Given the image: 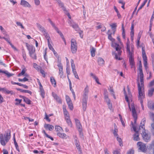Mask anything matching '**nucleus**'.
I'll list each match as a JSON object with an SVG mask.
<instances>
[{
  "label": "nucleus",
  "instance_id": "1",
  "mask_svg": "<svg viewBox=\"0 0 154 154\" xmlns=\"http://www.w3.org/2000/svg\"><path fill=\"white\" fill-rule=\"evenodd\" d=\"M26 46L29 51L30 57L33 59L36 60L37 56L35 53V47L32 45H30L27 43H26Z\"/></svg>",
  "mask_w": 154,
  "mask_h": 154
},
{
  "label": "nucleus",
  "instance_id": "2",
  "mask_svg": "<svg viewBox=\"0 0 154 154\" xmlns=\"http://www.w3.org/2000/svg\"><path fill=\"white\" fill-rule=\"evenodd\" d=\"M140 75V80L141 83V84H140L139 82V79H137V86L138 88V93L139 94L140 92V94H144V91L143 90V88L144 89V81L143 78L144 77L143 74L139 73Z\"/></svg>",
  "mask_w": 154,
  "mask_h": 154
},
{
  "label": "nucleus",
  "instance_id": "3",
  "mask_svg": "<svg viewBox=\"0 0 154 154\" xmlns=\"http://www.w3.org/2000/svg\"><path fill=\"white\" fill-rule=\"evenodd\" d=\"M113 46L115 48L116 50L118 51V54L116 53H115V58L116 60H122V59L119 57V56L121 55L122 53V51H121V47L119 46V45L116 43H114V44H113Z\"/></svg>",
  "mask_w": 154,
  "mask_h": 154
},
{
  "label": "nucleus",
  "instance_id": "4",
  "mask_svg": "<svg viewBox=\"0 0 154 154\" xmlns=\"http://www.w3.org/2000/svg\"><path fill=\"white\" fill-rule=\"evenodd\" d=\"M137 146L138 148L139 151L145 152L146 151V144L142 142L139 141L137 143Z\"/></svg>",
  "mask_w": 154,
  "mask_h": 154
},
{
  "label": "nucleus",
  "instance_id": "5",
  "mask_svg": "<svg viewBox=\"0 0 154 154\" xmlns=\"http://www.w3.org/2000/svg\"><path fill=\"white\" fill-rule=\"evenodd\" d=\"M131 106H129V108L131 111L132 113V115L134 119V122H136V120L137 119V112L135 110V107L134 103H132L131 105Z\"/></svg>",
  "mask_w": 154,
  "mask_h": 154
},
{
  "label": "nucleus",
  "instance_id": "6",
  "mask_svg": "<svg viewBox=\"0 0 154 154\" xmlns=\"http://www.w3.org/2000/svg\"><path fill=\"white\" fill-rule=\"evenodd\" d=\"M142 57L144 62V66L145 68V69L146 70L148 68L147 66V58L146 54V52L144 48L142 47Z\"/></svg>",
  "mask_w": 154,
  "mask_h": 154
},
{
  "label": "nucleus",
  "instance_id": "7",
  "mask_svg": "<svg viewBox=\"0 0 154 154\" xmlns=\"http://www.w3.org/2000/svg\"><path fill=\"white\" fill-rule=\"evenodd\" d=\"M132 127L134 131L135 132V134L134 135L133 140L135 141H138L140 140L139 137V133L138 131H136V127L133 124L132 122H131Z\"/></svg>",
  "mask_w": 154,
  "mask_h": 154
},
{
  "label": "nucleus",
  "instance_id": "8",
  "mask_svg": "<svg viewBox=\"0 0 154 154\" xmlns=\"http://www.w3.org/2000/svg\"><path fill=\"white\" fill-rule=\"evenodd\" d=\"M71 51L73 54L75 53L77 50V47L76 43L73 39H72L71 41Z\"/></svg>",
  "mask_w": 154,
  "mask_h": 154
},
{
  "label": "nucleus",
  "instance_id": "9",
  "mask_svg": "<svg viewBox=\"0 0 154 154\" xmlns=\"http://www.w3.org/2000/svg\"><path fill=\"white\" fill-rule=\"evenodd\" d=\"M129 57V62L130 63V65L131 66V68H134V69H135V63L134 61V54H128Z\"/></svg>",
  "mask_w": 154,
  "mask_h": 154
},
{
  "label": "nucleus",
  "instance_id": "10",
  "mask_svg": "<svg viewBox=\"0 0 154 154\" xmlns=\"http://www.w3.org/2000/svg\"><path fill=\"white\" fill-rule=\"evenodd\" d=\"M11 131L9 130H7L5 132L4 134L5 140L6 142H7L9 141L11 137Z\"/></svg>",
  "mask_w": 154,
  "mask_h": 154
},
{
  "label": "nucleus",
  "instance_id": "11",
  "mask_svg": "<svg viewBox=\"0 0 154 154\" xmlns=\"http://www.w3.org/2000/svg\"><path fill=\"white\" fill-rule=\"evenodd\" d=\"M144 97L145 94H141L140 92L138 96L139 100H140V101L142 109L143 110H144V109L143 105V99Z\"/></svg>",
  "mask_w": 154,
  "mask_h": 154
},
{
  "label": "nucleus",
  "instance_id": "12",
  "mask_svg": "<svg viewBox=\"0 0 154 154\" xmlns=\"http://www.w3.org/2000/svg\"><path fill=\"white\" fill-rule=\"evenodd\" d=\"M145 130H144L142 134L144 140L146 142H148L150 140V137L145 132Z\"/></svg>",
  "mask_w": 154,
  "mask_h": 154
},
{
  "label": "nucleus",
  "instance_id": "13",
  "mask_svg": "<svg viewBox=\"0 0 154 154\" xmlns=\"http://www.w3.org/2000/svg\"><path fill=\"white\" fill-rule=\"evenodd\" d=\"M57 66L59 68V75L60 78L63 76V66L60 62H59L57 64Z\"/></svg>",
  "mask_w": 154,
  "mask_h": 154
},
{
  "label": "nucleus",
  "instance_id": "14",
  "mask_svg": "<svg viewBox=\"0 0 154 154\" xmlns=\"http://www.w3.org/2000/svg\"><path fill=\"white\" fill-rule=\"evenodd\" d=\"M89 92V88L87 85L85 88L84 91V94L83 95V99H88V94Z\"/></svg>",
  "mask_w": 154,
  "mask_h": 154
},
{
  "label": "nucleus",
  "instance_id": "15",
  "mask_svg": "<svg viewBox=\"0 0 154 154\" xmlns=\"http://www.w3.org/2000/svg\"><path fill=\"white\" fill-rule=\"evenodd\" d=\"M2 91L3 93L7 94H10L11 95L13 94V92L12 91H9L5 88H0V91Z\"/></svg>",
  "mask_w": 154,
  "mask_h": 154
},
{
  "label": "nucleus",
  "instance_id": "16",
  "mask_svg": "<svg viewBox=\"0 0 154 154\" xmlns=\"http://www.w3.org/2000/svg\"><path fill=\"white\" fill-rule=\"evenodd\" d=\"M20 4L21 5L26 7L30 8L31 5L26 1L25 0H21Z\"/></svg>",
  "mask_w": 154,
  "mask_h": 154
},
{
  "label": "nucleus",
  "instance_id": "17",
  "mask_svg": "<svg viewBox=\"0 0 154 154\" xmlns=\"http://www.w3.org/2000/svg\"><path fill=\"white\" fill-rule=\"evenodd\" d=\"M126 46L127 51L128 53V54H133L132 48V51L131 52L130 51V42L129 41V39H128V42L126 43Z\"/></svg>",
  "mask_w": 154,
  "mask_h": 154
},
{
  "label": "nucleus",
  "instance_id": "18",
  "mask_svg": "<svg viewBox=\"0 0 154 154\" xmlns=\"http://www.w3.org/2000/svg\"><path fill=\"white\" fill-rule=\"evenodd\" d=\"M88 99H82V103L83 109L85 111L86 109Z\"/></svg>",
  "mask_w": 154,
  "mask_h": 154
},
{
  "label": "nucleus",
  "instance_id": "19",
  "mask_svg": "<svg viewBox=\"0 0 154 154\" xmlns=\"http://www.w3.org/2000/svg\"><path fill=\"white\" fill-rule=\"evenodd\" d=\"M52 95L54 98L58 103H61L62 101L60 98L54 92L52 93Z\"/></svg>",
  "mask_w": 154,
  "mask_h": 154
},
{
  "label": "nucleus",
  "instance_id": "20",
  "mask_svg": "<svg viewBox=\"0 0 154 154\" xmlns=\"http://www.w3.org/2000/svg\"><path fill=\"white\" fill-rule=\"evenodd\" d=\"M71 63L72 72L74 74H75L77 73V72L75 69V65L74 63V61L72 59L71 60Z\"/></svg>",
  "mask_w": 154,
  "mask_h": 154
},
{
  "label": "nucleus",
  "instance_id": "21",
  "mask_svg": "<svg viewBox=\"0 0 154 154\" xmlns=\"http://www.w3.org/2000/svg\"><path fill=\"white\" fill-rule=\"evenodd\" d=\"M75 120L77 128L79 129L80 131H81L82 126L79 120L76 119H75Z\"/></svg>",
  "mask_w": 154,
  "mask_h": 154
},
{
  "label": "nucleus",
  "instance_id": "22",
  "mask_svg": "<svg viewBox=\"0 0 154 154\" xmlns=\"http://www.w3.org/2000/svg\"><path fill=\"white\" fill-rule=\"evenodd\" d=\"M44 127L46 129H48L49 131H51L54 129V127L53 125L45 124L44 125Z\"/></svg>",
  "mask_w": 154,
  "mask_h": 154
},
{
  "label": "nucleus",
  "instance_id": "23",
  "mask_svg": "<svg viewBox=\"0 0 154 154\" xmlns=\"http://www.w3.org/2000/svg\"><path fill=\"white\" fill-rule=\"evenodd\" d=\"M105 101L107 103L108 108L110 110H112V104L111 102V101L109 99L106 98V100H105Z\"/></svg>",
  "mask_w": 154,
  "mask_h": 154
},
{
  "label": "nucleus",
  "instance_id": "24",
  "mask_svg": "<svg viewBox=\"0 0 154 154\" xmlns=\"http://www.w3.org/2000/svg\"><path fill=\"white\" fill-rule=\"evenodd\" d=\"M0 39H3L6 40L9 44L11 42H10V38L8 35L6 34L5 37H2L0 36Z\"/></svg>",
  "mask_w": 154,
  "mask_h": 154
},
{
  "label": "nucleus",
  "instance_id": "25",
  "mask_svg": "<svg viewBox=\"0 0 154 154\" xmlns=\"http://www.w3.org/2000/svg\"><path fill=\"white\" fill-rule=\"evenodd\" d=\"M57 2L59 6L61 8H62L63 10H65L63 3H62L60 0H57Z\"/></svg>",
  "mask_w": 154,
  "mask_h": 154
},
{
  "label": "nucleus",
  "instance_id": "26",
  "mask_svg": "<svg viewBox=\"0 0 154 154\" xmlns=\"http://www.w3.org/2000/svg\"><path fill=\"white\" fill-rule=\"evenodd\" d=\"M145 122H146V119L144 118L141 121L140 124V127H141V128L143 129V130H145V129L144 127V125L145 123Z\"/></svg>",
  "mask_w": 154,
  "mask_h": 154
},
{
  "label": "nucleus",
  "instance_id": "27",
  "mask_svg": "<svg viewBox=\"0 0 154 154\" xmlns=\"http://www.w3.org/2000/svg\"><path fill=\"white\" fill-rule=\"evenodd\" d=\"M123 91H124V95L125 96V99L126 100V101L128 103V106L129 107V106H130V105L129 102V100L128 99V96L126 94V92L125 90V88H124Z\"/></svg>",
  "mask_w": 154,
  "mask_h": 154
},
{
  "label": "nucleus",
  "instance_id": "28",
  "mask_svg": "<svg viewBox=\"0 0 154 154\" xmlns=\"http://www.w3.org/2000/svg\"><path fill=\"white\" fill-rule=\"evenodd\" d=\"M55 129L57 132H62L63 131L62 127L59 125L55 126Z\"/></svg>",
  "mask_w": 154,
  "mask_h": 154
},
{
  "label": "nucleus",
  "instance_id": "29",
  "mask_svg": "<svg viewBox=\"0 0 154 154\" xmlns=\"http://www.w3.org/2000/svg\"><path fill=\"white\" fill-rule=\"evenodd\" d=\"M57 135L59 137L62 138H66V136L65 134L64 133H61L59 132L57 133Z\"/></svg>",
  "mask_w": 154,
  "mask_h": 154
},
{
  "label": "nucleus",
  "instance_id": "30",
  "mask_svg": "<svg viewBox=\"0 0 154 154\" xmlns=\"http://www.w3.org/2000/svg\"><path fill=\"white\" fill-rule=\"evenodd\" d=\"M0 142L1 144L4 146L5 145L6 143L5 141L4 140L3 138V136L2 134H1L0 137Z\"/></svg>",
  "mask_w": 154,
  "mask_h": 154
},
{
  "label": "nucleus",
  "instance_id": "31",
  "mask_svg": "<svg viewBox=\"0 0 154 154\" xmlns=\"http://www.w3.org/2000/svg\"><path fill=\"white\" fill-rule=\"evenodd\" d=\"M37 26L39 30L43 33L46 31V30L40 24H38Z\"/></svg>",
  "mask_w": 154,
  "mask_h": 154
},
{
  "label": "nucleus",
  "instance_id": "32",
  "mask_svg": "<svg viewBox=\"0 0 154 154\" xmlns=\"http://www.w3.org/2000/svg\"><path fill=\"white\" fill-rule=\"evenodd\" d=\"M98 63L99 65H101L104 64V61L102 58L99 57L98 59Z\"/></svg>",
  "mask_w": 154,
  "mask_h": 154
},
{
  "label": "nucleus",
  "instance_id": "33",
  "mask_svg": "<svg viewBox=\"0 0 154 154\" xmlns=\"http://www.w3.org/2000/svg\"><path fill=\"white\" fill-rule=\"evenodd\" d=\"M75 30L76 31H79V29L78 24L76 23H74L72 25H71Z\"/></svg>",
  "mask_w": 154,
  "mask_h": 154
},
{
  "label": "nucleus",
  "instance_id": "34",
  "mask_svg": "<svg viewBox=\"0 0 154 154\" xmlns=\"http://www.w3.org/2000/svg\"><path fill=\"white\" fill-rule=\"evenodd\" d=\"M142 66L141 63V62L140 60L139 62V66L138 68V70L139 71V73H143L142 71Z\"/></svg>",
  "mask_w": 154,
  "mask_h": 154
},
{
  "label": "nucleus",
  "instance_id": "35",
  "mask_svg": "<svg viewBox=\"0 0 154 154\" xmlns=\"http://www.w3.org/2000/svg\"><path fill=\"white\" fill-rule=\"evenodd\" d=\"M96 51V49L94 47H92L90 49L91 54L92 57H94L95 56V52Z\"/></svg>",
  "mask_w": 154,
  "mask_h": 154
},
{
  "label": "nucleus",
  "instance_id": "36",
  "mask_svg": "<svg viewBox=\"0 0 154 154\" xmlns=\"http://www.w3.org/2000/svg\"><path fill=\"white\" fill-rule=\"evenodd\" d=\"M44 35L45 36V38L47 39L48 42H50V40H51L50 38L48 33L46 31L43 33Z\"/></svg>",
  "mask_w": 154,
  "mask_h": 154
},
{
  "label": "nucleus",
  "instance_id": "37",
  "mask_svg": "<svg viewBox=\"0 0 154 154\" xmlns=\"http://www.w3.org/2000/svg\"><path fill=\"white\" fill-rule=\"evenodd\" d=\"M50 80L52 85H54V86L55 87L56 86V83L55 79L54 77H51Z\"/></svg>",
  "mask_w": 154,
  "mask_h": 154
},
{
  "label": "nucleus",
  "instance_id": "38",
  "mask_svg": "<svg viewBox=\"0 0 154 154\" xmlns=\"http://www.w3.org/2000/svg\"><path fill=\"white\" fill-rule=\"evenodd\" d=\"M66 121L68 124V125L70 126L71 127H72V122L69 118H69H67L65 119Z\"/></svg>",
  "mask_w": 154,
  "mask_h": 154
},
{
  "label": "nucleus",
  "instance_id": "39",
  "mask_svg": "<svg viewBox=\"0 0 154 154\" xmlns=\"http://www.w3.org/2000/svg\"><path fill=\"white\" fill-rule=\"evenodd\" d=\"M108 92L106 89H104V97L105 100H106V98L109 99L108 97Z\"/></svg>",
  "mask_w": 154,
  "mask_h": 154
},
{
  "label": "nucleus",
  "instance_id": "40",
  "mask_svg": "<svg viewBox=\"0 0 154 154\" xmlns=\"http://www.w3.org/2000/svg\"><path fill=\"white\" fill-rule=\"evenodd\" d=\"M33 67L38 71H39V69L42 68L40 66L38 65L36 63H33Z\"/></svg>",
  "mask_w": 154,
  "mask_h": 154
},
{
  "label": "nucleus",
  "instance_id": "41",
  "mask_svg": "<svg viewBox=\"0 0 154 154\" xmlns=\"http://www.w3.org/2000/svg\"><path fill=\"white\" fill-rule=\"evenodd\" d=\"M122 36L123 38L124 39H125V29H124V24H122Z\"/></svg>",
  "mask_w": 154,
  "mask_h": 154
},
{
  "label": "nucleus",
  "instance_id": "42",
  "mask_svg": "<svg viewBox=\"0 0 154 154\" xmlns=\"http://www.w3.org/2000/svg\"><path fill=\"white\" fill-rule=\"evenodd\" d=\"M39 89L40 90V94L41 95V97H42V98H43L45 97V93L44 90L43 88Z\"/></svg>",
  "mask_w": 154,
  "mask_h": 154
},
{
  "label": "nucleus",
  "instance_id": "43",
  "mask_svg": "<svg viewBox=\"0 0 154 154\" xmlns=\"http://www.w3.org/2000/svg\"><path fill=\"white\" fill-rule=\"evenodd\" d=\"M118 132V130L116 128V126H114V129L113 132V134L115 137H117L118 136V135L117 134Z\"/></svg>",
  "mask_w": 154,
  "mask_h": 154
},
{
  "label": "nucleus",
  "instance_id": "44",
  "mask_svg": "<svg viewBox=\"0 0 154 154\" xmlns=\"http://www.w3.org/2000/svg\"><path fill=\"white\" fill-rule=\"evenodd\" d=\"M75 145L76 146V147L77 149H79L80 152V153H82V150H81L80 146L79 143V142H77L76 141V142L75 143Z\"/></svg>",
  "mask_w": 154,
  "mask_h": 154
},
{
  "label": "nucleus",
  "instance_id": "45",
  "mask_svg": "<svg viewBox=\"0 0 154 154\" xmlns=\"http://www.w3.org/2000/svg\"><path fill=\"white\" fill-rule=\"evenodd\" d=\"M148 0H145L141 5L140 6V7L138 8L137 10V12H138L145 5V4L146 3Z\"/></svg>",
  "mask_w": 154,
  "mask_h": 154
},
{
  "label": "nucleus",
  "instance_id": "46",
  "mask_svg": "<svg viewBox=\"0 0 154 154\" xmlns=\"http://www.w3.org/2000/svg\"><path fill=\"white\" fill-rule=\"evenodd\" d=\"M49 22H50L51 24V25L54 28L55 30H57L58 28L55 26L54 23L50 19H49Z\"/></svg>",
  "mask_w": 154,
  "mask_h": 154
},
{
  "label": "nucleus",
  "instance_id": "47",
  "mask_svg": "<svg viewBox=\"0 0 154 154\" xmlns=\"http://www.w3.org/2000/svg\"><path fill=\"white\" fill-rule=\"evenodd\" d=\"M23 101L28 104H31V101L27 97L25 98Z\"/></svg>",
  "mask_w": 154,
  "mask_h": 154
},
{
  "label": "nucleus",
  "instance_id": "48",
  "mask_svg": "<svg viewBox=\"0 0 154 154\" xmlns=\"http://www.w3.org/2000/svg\"><path fill=\"white\" fill-rule=\"evenodd\" d=\"M48 47L49 49L51 50L53 52H55V51L52 46L51 45L50 43V42H48Z\"/></svg>",
  "mask_w": 154,
  "mask_h": 154
},
{
  "label": "nucleus",
  "instance_id": "49",
  "mask_svg": "<svg viewBox=\"0 0 154 154\" xmlns=\"http://www.w3.org/2000/svg\"><path fill=\"white\" fill-rule=\"evenodd\" d=\"M117 140L119 142V143L120 146H123L122 142V140L121 138H119L118 136L117 137Z\"/></svg>",
  "mask_w": 154,
  "mask_h": 154
},
{
  "label": "nucleus",
  "instance_id": "50",
  "mask_svg": "<svg viewBox=\"0 0 154 154\" xmlns=\"http://www.w3.org/2000/svg\"><path fill=\"white\" fill-rule=\"evenodd\" d=\"M69 107L71 110H72L73 109V104L72 102L67 103Z\"/></svg>",
  "mask_w": 154,
  "mask_h": 154
},
{
  "label": "nucleus",
  "instance_id": "51",
  "mask_svg": "<svg viewBox=\"0 0 154 154\" xmlns=\"http://www.w3.org/2000/svg\"><path fill=\"white\" fill-rule=\"evenodd\" d=\"M119 119H120V121L121 122V123H122V125L124 127L125 126V124L124 122L123 121V120L122 118V116L120 114H119Z\"/></svg>",
  "mask_w": 154,
  "mask_h": 154
},
{
  "label": "nucleus",
  "instance_id": "52",
  "mask_svg": "<svg viewBox=\"0 0 154 154\" xmlns=\"http://www.w3.org/2000/svg\"><path fill=\"white\" fill-rule=\"evenodd\" d=\"M28 80V79L26 77H24L23 79H20L19 78L18 79V81L19 82H25L27 81Z\"/></svg>",
  "mask_w": 154,
  "mask_h": 154
},
{
  "label": "nucleus",
  "instance_id": "53",
  "mask_svg": "<svg viewBox=\"0 0 154 154\" xmlns=\"http://www.w3.org/2000/svg\"><path fill=\"white\" fill-rule=\"evenodd\" d=\"M21 92L28 93L30 95H31L32 94V92L30 91L27 90H23L22 89Z\"/></svg>",
  "mask_w": 154,
  "mask_h": 154
},
{
  "label": "nucleus",
  "instance_id": "54",
  "mask_svg": "<svg viewBox=\"0 0 154 154\" xmlns=\"http://www.w3.org/2000/svg\"><path fill=\"white\" fill-rule=\"evenodd\" d=\"M17 25L19 26L22 29H24V27L23 25L20 22H16Z\"/></svg>",
  "mask_w": 154,
  "mask_h": 154
},
{
  "label": "nucleus",
  "instance_id": "55",
  "mask_svg": "<svg viewBox=\"0 0 154 154\" xmlns=\"http://www.w3.org/2000/svg\"><path fill=\"white\" fill-rule=\"evenodd\" d=\"M134 151L132 149H130L127 152V154H134Z\"/></svg>",
  "mask_w": 154,
  "mask_h": 154
},
{
  "label": "nucleus",
  "instance_id": "56",
  "mask_svg": "<svg viewBox=\"0 0 154 154\" xmlns=\"http://www.w3.org/2000/svg\"><path fill=\"white\" fill-rule=\"evenodd\" d=\"M39 71H40V72L43 75V77H45V71L42 69V68L39 69Z\"/></svg>",
  "mask_w": 154,
  "mask_h": 154
},
{
  "label": "nucleus",
  "instance_id": "57",
  "mask_svg": "<svg viewBox=\"0 0 154 154\" xmlns=\"http://www.w3.org/2000/svg\"><path fill=\"white\" fill-rule=\"evenodd\" d=\"M108 90L110 92L111 94V93H115L112 87L109 86V88H108Z\"/></svg>",
  "mask_w": 154,
  "mask_h": 154
},
{
  "label": "nucleus",
  "instance_id": "58",
  "mask_svg": "<svg viewBox=\"0 0 154 154\" xmlns=\"http://www.w3.org/2000/svg\"><path fill=\"white\" fill-rule=\"evenodd\" d=\"M108 38L112 42H113L114 41V39L112 37L111 34H108Z\"/></svg>",
  "mask_w": 154,
  "mask_h": 154
},
{
  "label": "nucleus",
  "instance_id": "59",
  "mask_svg": "<svg viewBox=\"0 0 154 154\" xmlns=\"http://www.w3.org/2000/svg\"><path fill=\"white\" fill-rule=\"evenodd\" d=\"M22 56L23 57V59L25 60H26V54L25 52V51L23 50L22 51Z\"/></svg>",
  "mask_w": 154,
  "mask_h": 154
},
{
  "label": "nucleus",
  "instance_id": "60",
  "mask_svg": "<svg viewBox=\"0 0 154 154\" xmlns=\"http://www.w3.org/2000/svg\"><path fill=\"white\" fill-rule=\"evenodd\" d=\"M66 99L67 103L72 102L70 98L68 95L66 96Z\"/></svg>",
  "mask_w": 154,
  "mask_h": 154
},
{
  "label": "nucleus",
  "instance_id": "61",
  "mask_svg": "<svg viewBox=\"0 0 154 154\" xmlns=\"http://www.w3.org/2000/svg\"><path fill=\"white\" fill-rule=\"evenodd\" d=\"M151 126L152 128L151 130L152 134L153 135H154V123L151 124Z\"/></svg>",
  "mask_w": 154,
  "mask_h": 154
},
{
  "label": "nucleus",
  "instance_id": "62",
  "mask_svg": "<svg viewBox=\"0 0 154 154\" xmlns=\"http://www.w3.org/2000/svg\"><path fill=\"white\" fill-rule=\"evenodd\" d=\"M63 114L64 116L65 119L69 117V114L68 112L64 113Z\"/></svg>",
  "mask_w": 154,
  "mask_h": 154
},
{
  "label": "nucleus",
  "instance_id": "63",
  "mask_svg": "<svg viewBox=\"0 0 154 154\" xmlns=\"http://www.w3.org/2000/svg\"><path fill=\"white\" fill-rule=\"evenodd\" d=\"M5 74L7 75V76L8 77H11V76H13L14 75V74H13L9 72H8L7 71H5Z\"/></svg>",
  "mask_w": 154,
  "mask_h": 154
},
{
  "label": "nucleus",
  "instance_id": "64",
  "mask_svg": "<svg viewBox=\"0 0 154 154\" xmlns=\"http://www.w3.org/2000/svg\"><path fill=\"white\" fill-rule=\"evenodd\" d=\"M113 154H121L120 153V149L116 150L114 151L113 152Z\"/></svg>",
  "mask_w": 154,
  "mask_h": 154
}]
</instances>
